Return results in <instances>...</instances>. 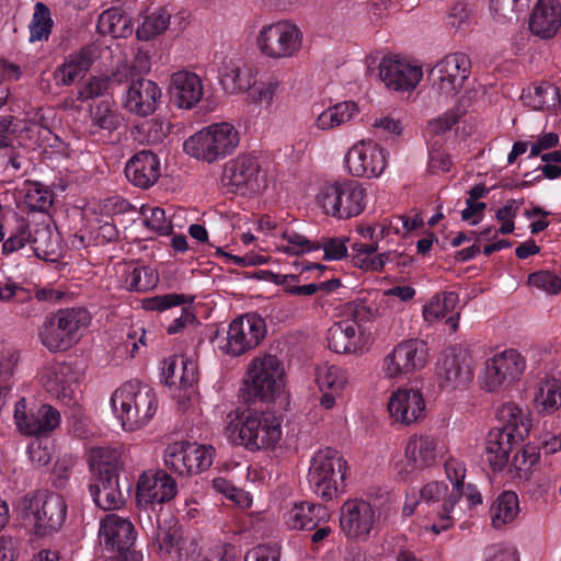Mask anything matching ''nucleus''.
<instances>
[{"mask_svg": "<svg viewBox=\"0 0 561 561\" xmlns=\"http://www.w3.org/2000/svg\"><path fill=\"white\" fill-rule=\"evenodd\" d=\"M459 499L460 493L457 490H449L444 481H428L419 490L410 488L405 491L401 514L409 518L423 503L426 512L420 522V528L424 534L438 536L454 526Z\"/></svg>", "mask_w": 561, "mask_h": 561, "instance_id": "1", "label": "nucleus"}, {"mask_svg": "<svg viewBox=\"0 0 561 561\" xmlns=\"http://www.w3.org/2000/svg\"><path fill=\"white\" fill-rule=\"evenodd\" d=\"M225 434L249 451L274 450L283 437L282 421L272 412L237 409L227 415Z\"/></svg>", "mask_w": 561, "mask_h": 561, "instance_id": "2", "label": "nucleus"}, {"mask_svg": "<svg viewBox=\"0 0 561 561\" xmlns=\"http://www.w3.org/2000/svg\"><path fill=\"white\" fill-rule=\"evenodd\" d=\"M142 134L150 140L165 138H186V140H252L260 137L256 123L244 118L236 124L231 122L211 123L187 135L183 123H171L170 119L157 116L141 126Z\"/></svg>", "mask_w": 561, "mask_h": 561, "instance_id": "3", "label": "nucleus"}, {"mask_svg": "<svg viewBox=\"0 0 561 561\" xmlns=\"http://www.w3.org/2000/svg\"><path fill=\"white\" fill-rule=\"evenodd\" d=\"M110 404L122 430L128 433L146 427L159 408L154 390L138 380L119 386L112 393Z\"/></svg>", "mask_w": 561, "mask_h": 561, "instance_id": "4", "label": "nucleus"}, {"mask_svg": "<svg viewBox=\"0 0 561 561\" xmlns=\"http://www.w3.org/2000/svg\"><path fill=\"white\" fill-rule=\"evenodd\" d=\"M91 321L84 308L60 309L45 318L38 329L39 342L51 353L67 352L80 342Z\"/></svg>", "mask_w": 561, "mask_h": 561, "instance_id": "5", "label": "nucleus"}, {"mask_svg": "<svg viewBox=\"0 0 561 561\" xmlns=\"http://www.w3.org/2000/svg\"><path fill=\"white\" fill-rule=\"evenodd\" d=\"M16 511L36 536L45 537L61 528L67 516V504L57 493L36 491L23 496L18 502Z\"/></svg>", "mask_w": 561, "mask_h": 561, "instance_id": "6", "label": "nucleus"}, {"mask_svg": "<svg viewBox=\"0 0 561 561\" xmlns=\"http://www.w3.org/2000/svg\"><path fill=\"white\" fill-rule=\"evenodd\" d=\"M394 514L396 507L390 500L373 504L360 497L350 499L340 508V527L348 539L366 541L375 529Z\"/></svg>", "mask_w": 561, "mask_h": 561, "instance_id": "7", "label": "nucleus"}, {"mask_svg": "<svg viewBox=\"0 0 561 561\" xmlns=\"http://www.w3.org/2000/svg\"><path fill=\"white\" fill-rule=\"evenodd\" d=\"M445 453L446 448L438 436L412 434L404 444L402 458L394 462L396 479L400 482L411 481L419 472L438 465Z\"/></svg>", "mask_w": 561, "mask_h": 561, "instance_id": "8", "label": "nucleus"}, {"mask_svg": "<svg viewBox=\"0 0 561 561\" xmlns=\"http://www.w3.org/2000/svg\"><path fill=\"white\" fill-rule=\"evenodd\" d=\"M305 33L290 20H278L261 26L255 37L259 53L274 61L297 57L304 49Z\"/></svg>", "mask_w": 561, "mask_h": 561, "instance_id": "9", "label": "nucleus"}, {"mask_svg": "<svg viewBox=\"0 0 561 561\" xmlns=\"http://www.w3.org/2000/svg\"><path fill=\"white\" fill-rule=\"evenodd\" d=\"M366 196L365 187L358 182L341 180L324 183L316 201L324 215L345 220L364 211Z\"/></svg>", "mask_w": 561, "mask_h": 561, "instance_id": "10", "label": "nucleus"}, {"mask_svg": "<svg viewBox=\"0 0 561 561\" xmlns=\"http://www.w3.org/2000/svg\"><path fill=\"white\" fill-rule=\"evenodd\" d=\"M525 370L526 359L516 350L497 352L485 359L479 371V388L488 393L500 394L517 383Z\"/></svg>", "mask_w": 561, "mask_h": 561, "instance_id": "11", "label": "nucleus"}, {"mask_svg": "<svg viewBox=\"0 0 561 561\" xmlns=\"http://www.w3.org/2000/svg\"><path fill=\"white\" fill-rule=\"evenodd\" d=\"M273 178L267 167L256 157L244 154L226 164L222 182L231 192L244 197H255L263 194Z\"/></svg>", "mask_w": 561, "mask_h": 561, "instance_id": "12", "label": "nucleus"}, {"mask_svg": "<svg viewBox=\"0 0 561 561\" xmlns=\"http://www.w3.org/2000/svg\"><path fill=\"white\" fill-rule=\"evenodd\" d=\"M347 462L332 448L317 450L310 459L308 482L312 492L322 500L337 496L346 476Z\"/></svg>", "mask_w": 561, "mask_h": 561, "instance_id": "13", "label": "nucleus"}, {"mask_svg": "<svg viewBox=\"0 0 561 561\" xmlns=\"http://www.w3.org/2000/svg\"><path fill=\"white\" fill-rule=\"evenodd\" d=\"M430 358V348L424 340L405 339L383 356L380 370L385 379L398 382L424 369Z\"/></svg>", "mask_w": 561, "mask_h": 561, "instance_id": "14", "label": "nucleus"}, {"mask_svg": "<svg viewBox=\"0 0 561 561\" xmlns=\"http://www.w3.org/2000/svg\"><path fill=\"white\" fill-rule=\"evenodd\" d=\"M470 60L461 54L445 56L430 71L431 91L438 102L446 103L454 99L463 88L470 75Z\"/></svg>", "mask_w": 561, "mask_h": 561, "instance_id": "15", "label": "nucleus"}, {"mask_svg": "<svg viewBox=\"0 0 561 561\" xmlns=\"http://www.w3.org/2000/svg\"><path fill=\"white\" fill-rule=\"evenodd\" d=\"M42 386L67 405L76 404L81 393L83 373L67 362L47 363L39 373Z\"/></svg>", "mask_w": 561, "mask_h": 561, "instance_id": "16", "label": "nucleus"}, {"mask_svg": "<svg viewBox=\"0 0 561 561\" xmlns=\"http://www.w3.org/2000/svg\"><path fill=\"white\" fill-rule=\"evenodd\" d=\"M214 457L213 446L183 440L169 444L163 451L164 466L181 476L207 470Z\"/></svg>", "mask_w": 561, "mask_h": 561, "instance_id": "17", "label": "nucleus"}, {"mask_svg": "<svg viewBox=\"0 0 561 561\" xmlns=\"http://www.w3.org/2000/svg\"><path fill=\"white\" fill-rule=\"evenodd\" d=\"M387 410L394 424L414 426L427 416V399L422 388L404 385L390 393Z\"/></svg>", "mask_w": 561, "mask_h": 561, "instance_id": "18", "label": "nucleus"}, {"mask_svg": "<svg viewBox=\"0 0 561 561\" xmlns=\"http://www.w3.org/2000/svg\"><path fill=\"white\" fill-rule=\"evenodd\" d=\"M436 369L443 389H465L473 379L472 354L467 346H450L440 354Z\"/></svg>", "mask_w": 561, "mask_h": 561, "instance_id": "19", "label": "nucleus"}, {"mask_svg": "<svg viewBox=\"0 0 561 561\" xmlns=\"http://www.w3.org/2000/svg\"><path fill=\"white\" fill-rule=\"evenodd\" d=\"M100 537L118 561H141L142 553L134 548L136 534L133 524L116 514H107L100 522Z\"/></svg>", "mask_w": 561, "mask_h": 561, "instance_id": "20", "label": "nucleus"}, {"mask_svg": "<svg viewBox=\"0 0 561 561\" xmlns=\"http://www.w3.org/2000/svg\"><path fill=\"white\" fill-rule=\"evenodd\" d=\"M247 386L261 400H272L285 386L284 367L273 355L254 358L247 370Z\"/></svg>", "mask_w": 561, "mask_h": 561, "instance_id": "21", "label": "nucleus"}, {"mask_svg": "<svg viewBox=\"0 0 561 561\" xmlns=\"http://www.w3.org/2000/svg\"><path fill=\"white\" fill-rule=\"evenodd\" d=\"M266 333L265 322L256 313H247L233 319L227 329L220 350L229 356H241L255 348Z\"/></svg>", "mask_w": 561, "mask_h": 561, "instance_id": "22", "label": "nucleus"}, {"mask_svg": "<svg viewBox=\"0 0 561 561\" xmlns=\"http://www.w3.org/2000/svg\"><path fill=\"white\" fill-rule=\"evenodd\" d=\"M379 77L388 90L412 92L423 79V69L399 55L383 56L379 62Z\"/></svg>", "mask_w": 561, "mask_h": 561, "instance_id": "23", "label": "nucleus"}, {"mask_svg": "<svg viewBox=\"0 0 561 561\" xmlns=\"http://www.w3.org/2000/svg\"><path fill=\"white\" fill-rule=\"evenodd\" d=\"M314 382L320 392L319 405L324 410H333L344 398L351 376L345 367L323 362L314 369Z\"/></svg>", "mask_w": 561, "mask_h": 561, "instance_id": "24", "label": "nucleus"}, {"mask_svg": "<svg viewBox=\"0 0 561 561\" xmlns=\"http://www.w3.org/2000/svg\"><path fill=\"white\" fill-rule=\"evenodd\" d=\"M14 421L22 434L37 436L55 431L61 423V415L48 404L28 407L23 398L15 403Z\"/></svg>", "mask_w": 561, "mask_h": 561, "instance_id": "25", "label": "nucleus"}, {"mask_svg": "<svg viewBox=\"0 0 561 561\" xmlns=\"http://www.w3.org/2000/svg\"><path fill=\"white\" fill-rule=\"evenodd\" d=\"M345 164L354 176H379L386 169L387 154L378 142H355L345 156Z\"/></svg>", "mask_w": 561, "mask_h": 561, "instance_id": "26", "label": "nucleus"}, {"mask_svg": "<svg viewBox=\"0 0 561 561\" xmlns=\"http://www.w3.org/2000/svg\"><path fill=\"white\" fill-rule=\"evenodd\" d=\"M176 482L163 470H147L137 481L136 499L141 507L161 504L176 495Z\"/></svg>", "mask_w": 561, "mask_h": 561, "instance_id": "27", "label": "nucleus"}, {"mask_svg": "<svg viewBox=\"0 0 561 561\" xmlns=\"http://www.w3.org/2000/svg\"><path fill=\"white\" fill-rule=\"evenodd\" d=\"M129 460V449L123 445L94 447L87 453L89 470L95 479H119Z\"/></svg>", "mask_w": 561, "mask_h": 561, "instance_id": "28", "label": "nucleus"}, {"mask_svg": "<svg viewBox=\"0 0 561 561\" xmlns=\"http://www.w3.org/2000/svg\"><path fill=\"white\" fill-rule=\"evenodd\" d=\"M328 345L337 354H358L368 345V335L355 319H344L328 330Z\"/></svg>", "mask_w": 561, "mask_h": 561, "instance_id": "29", "label": "nucleus"}, {"mask_svg": "<svg viewBox=\"0 0 561 561\" xmlns=\"http://www.w3.org/2000/svg\"><path fill=\"white\" fill-rule=\"evenodd\" d=\"M162 96L159 85L149 79L130 82L122 96L123 107L131 114L148 116L159 106Z\"/></svg>", "mask_w": 561, "mask_h": 561, "instance_id": "30", "label": "nucleus"}, {"mask_svg": "<svg viewBox=\"0 0 561 561\" xmlns=\"http://www.w3.org/2000/svg\"><path fill=\"white\" fill-rule=\"evenodd\" d=\"M332 515L324 505L297 502L283 513V523L290 530H313L322 524H328Z\"/></svg>", "mask_w": 561, "mask_h": 561, "instance_id": "31", "label": "nucleus"}, {"mask_svg": "<svg viewBox=\"0 0 561 561\" xmlns=\"http://www.w3.org/2000/svg\"><path fill=\"white\" fill-rule=\"evenodd\" d=\"M495 419L500 427L494 430L522 443L528 437L533 427L531 413L514 401L501 403L495 410Z\"/></svg>", "mask_w": 561, "mask_h": 561, "instance_id": "32", "label": "nucleus"}, {"mask_svg": "<svg viewBox=\"0 0 561 561\" xmlns=\"http://www.w3.org/2000/svg\"><path fill=\"white\" fill-rule=\"evenodd\" d=\"M256 70L237 59H225L219 69V82L229 95H238L249 91L256 81Z\"/></svg>", "mask_w": 561, "mask_h": 561, "instance_id": "33", "label": "nucleus"}, {"mask_svg": "<svg viewBox=\"0 0 561 561\" xmlns=\"http://www.w3.org/2000/svg\"><path fill=\"white\" fill-rule=\"evenodd\" d=\"M169 89L174 104L185 110L193 108L204 95L201 77L188 70L174 72Z\"/></svg>", "mask_w": 561, "mask_h": 561, "instance_id": "34", "label": "nucleus"}, {"mask_svg": "<svg viewBox=\"0 0 561 561\" xmlns=\"http://www.w3.org/2000/svg\"><path fill=\"white\" fill-rule=\"evenodd\" d=\"M160 174V160L151 151L142 150L136 153L125 165L127 180L139 188L151 187Z\"/></svg>", "mask_w": 561, "mask_h": 561, "instance_id": "35", "label": "nucleus"}, {"mask_svg": "<svg viewBox=\"0 0 561 561\" xmlns=\"http://www.w3.org/2000/svg\"><path fill=\"white\" fill-rule=\"evenodd\" d=\"M458 302V295L453 291L434 295L423 307L422 314L424 321L433 324L446 319V324L450 328L451 332H456L460 319L459 311H456Z\"/></svg>", "mask_w": 561, "mask_h": 561, "instance_id": "36", "label": "nucleus"}, {"mask_svg": "<svg viewBox=\"0 0 561 561\" xmlns=\"http://www.w3.org/2000/svg\"><path fill=\"white\" fill-rule=\"evenodd\" d=\"M161 375L168 386L193 391V386L198 380L197 364L184 355L170 356L162 362Z\"/></svg>", "mask_w": 561, "mask_h": 561, "instance_id": "37", "label": "nucleus"}, {"mask_svg": "<svg viewBox=\"0 0 561 561\" xmlns=\"http://www.w3.org/2000/svg\"><path fill=\"white\" fill-rule=\"evenodd\" d=\"M561 26V5L558 0H539L535 5L529 28L541 38L554 36Z\"/></svg>", "mask_w": 561, "mask_h": 561, "instance_id": "38", "label": "nucleus"}, {"mask_svg": "<svg viewBox=\"0 0 561 561\" xmlns=\"http://www.w3.org/2000/svg\"><path fill=\"white\" fill-rule=\"evenodd\" d=\"M522 442L492 428L485 437L484 459L494 472L502 471L508 465L511 453Z\"/></svg>", "mask_w": 561, "mask_h": 561, "instance_id": "39", "label": "nucleus"}, {"mask_svg": "<svg viewBox=\"0 0 561 561\" xmlns=\"http://www.w3.org/2000/svg\"><path fill=\"white\" fill-rule=\"evenodd\" d=\"M98 53L99 48L96 46H89L68 55L55 70L54 77L57 83L70 85L77 79L83 77L98 58Z\"/></svg>", "mask_w": 561, "mask_h": 561, "instance_id": "40", "label": "nucleus"}, {"mask_svg": "<svg viewBox=\"0 0 561 561\" xmlns=\"http://www.w3.org/2000/svg\"><path fill=\"white\" fill-rule=\"evenodd\" d=\"M115 271L122 287L130 291H147L158 283V275L154 271L136 263H118Z\"/></svg>", "mask_w": 561, "mask_h": 561, "instance_id": "41", "label": "nucleus"}, {"mask_svg": "<svg viewBox=\"0 0 561 561\" xmlns=\"http://www.w3.org/2000/svg\"><path fill=\"white\" fill-rule=\"evenodd\" d=\"M312 112L316 115V127L321 130H330L355 118L359 114V106L354 101H343L332 104L319 113L313 106Z\"/></svg>", "mask_w": 561, "mask_h": 561, "instance_id": "42", "label": "nucleus"}, {"mask_svg": "<svg viewBox=\"0 0 561 561\" xmlns=\"http://www.w3.org/2000/svg\"><path fill=\"white\" fill-rule=\"evenodd\" d=\"M534 405L540 414L551 415L561 408V382L553 376L539 379L534 393Z\"/></svg>", "mask_w": 561, "mask_h": 561, "instance_id": "43", "label": "nucleus"}, {"mask_svg": "<svg viewBox=\"0 0 561 561\" xmlns=\"http://www.w3.org/2000/svg\"><path fill=\"white\" fill-rule=\"evenodd\" d=\"M520 513L519 500L515 492L500 493L490 507L491 524L495 529H502L513 524Z\"/></svg>", "mask_w": 561, "mask_h": 561, "instance_id": "44", "label": "nucleus"}, {"mask_svg": "<svg viewBox=\"0 0 561 561\" xmlns=\"http://www.w3.org/2000/svg\"><path fill=\"white\" fill-rule=\"evenodd\" d=\"M272 248L287 255H304L319 250L320 244L294 229L286 228L278 236H275L274 240H271Z\"/></svg>", "mask_w": 561, "mask_h": 561, "instance_id": "45", "label": "nucleus"}, {"mask_svg": "<svg viewBox=\"0 0 561 561\" xmlns=\"http://www.w3.org/2000/svg\"><path fill=\"white\" fill-rule=\"evenodd\" d=\"M18 202L33 211H47L54 202L51 190L39 182L25 181L16 191Z\"/></svg>", "mask_w": 561, "mask_h": 561, "instance_id": "46", "label": "nucleus"}, {"mask_svg": "<svg viewBox=\"0 0 561 561\" xmlns=\"http://www.w3.org/2000/svg\"><path fill=\"white\" fill-rule=\"evenodd\" d=\"M90 492L95 504L104 511L119 510L125 503L119 479H95Z\"/></svg>", "mask_w": 561, "mask_h": 561, "instance_id": "47", "label": "nucleus"}, {"mask_svg": "<svg viewBox=\"0 0 561 561\" xmlns=\"http://www.w3.org/2000/svg\"><path fill=\"white\" fill-rule=\"evenodd\" d=\"M171 12L164 7L146 12L136 28L137 38L144 42L154 39L169 28Z\"/></svg>", "mask_w": 561, "mask_h": 561, "instance_id": "48", "label": "nucleus"}, {"mask_svg": "<svg viewBox=\"0 0 561 561\" xmlns=\"http://www.w3.org/2000/svg\"><path fill=\"white\" fill-rule=\"evenodd\" d=\"M352 251L354 266L365 272H381L391 257L390 251L377 253L375 245H366L363 241H355Z\"/></svg>", "mask_w": 561, "mask_h": 561, "instance_id": "49", "label": "nucleus"}, {"mask_svg": "<svg viewBox=\"0 0 561 561\" xmlns=\"http://www.w3.org/2000/svg\"><path fill=\"white\" fill-rule=\"evenodd\" d=\"M520 99L525 106L536 111L556 107L561 101L559 89L549 82L525 89Z\"/></svg>", "mask_w": 561, "mask_h": 561, "instance_id": "50", "label": "nucleus"}, {"mask_svg": "<svg viewBox=\"0 0 561 561\" xmlns=\"http://www.w3.org/2000/svg\"><path fill=\"white\" fill-rule=\"evenodd\" d=\"M98 31L114 38L127 37L133 33L131 18L118 8L107 9L99 16Z\"/></svg>", "mask_w": 561, "mask_h": 561, "instance_id": "51", "label": "nucleus"}, {"mask_svg": "<svg viewBox=\"0 0 561 561\" xmlns=\"http://www.w3.org/2000/svg\"><path fill=\"white\" fill-rule=\"evenodd\" d=\"M540 459V454L535 446L524 445L515 453L511 462L508 461V472L513 478L528 480L535 471Z\"/></svg>", "mask_w": 561, "mask_h": 561, "instance_id": "52", "label": "nucleus"}, {"mask_svg": "<svg viewBox=\"0 0 561 561\" xmlns=\"http://www.w3.org/2000/svg\"><path fill=\"white\" fill-rule=\"evenodd\" d=\"M30 43L48 41L53 27L54 20L50 9L43 2H36L28 23Z\"/></svg>", "mask_w": 561, "mask_h": 561, "instance_id": "53", "label": "nucleus"}, {"mask_svg": "<svg viewBox=\"0 0 561 561\" xmlns=\"http://www.w3.org/2000/svg\"><path fill=\"white\" fill-rule=\"evenodd\" d=\"M183 148L196 160L214 162L230 154L236 146L233 142H183Z\"/></svg>", "mask_w": 561, "mask_h": 561, "instance_id": "54", "label": "nucleus"}, {"mask_svg": "<svg viewBox=\"0 0 561 561\" xmlns=\"http://www.w3.org/2000/svg\"><path fill=\"white\" fill-rule=\"evenodd\" d=\"M154 542L161 552L172 556L174 561H188L187 547H192V542L183 540L176 530L170 533L160 528Z\"/></svg>", "mask_w": 561, "mask_h": 561, "instance_id": "55", "label": "nucleus"}, {"mask_svg": "<svg viewBox=\"0 0 561 561\" xmlns=\"http://www.w3.org/2000/svg\"><path fill=\"white\" fill-rule=\"evenodd\" d=\"M527 284L547 296L561 295V275L550 270H540L529 274Z\"/></svg>", "mask_w": 561, "mask_h": 561, "instance_id": "56", "label": "nucleus"}, {"mask_svg": "<svg viewBox=\"0 0 561 561\" xmlns=\"http://www.w3.org/2000/svg\"><path fill=\"white\" fill-rule=\"evenodd\" d=\"M518 204L515 201H510L505 206L500 208L496 214V220L501 224L499 230L493 228H485L480 232V238L483 240L492 239L496 233L508 234L515 229L514 219L518 211Z\"/></svg>", "mask_w": 561, "mask_h": 561, "instance_id": "57", "label": "nucleus"}, {"mask_svg": "<svg viewBox=\"0 0 561 561\" xmlns=\"http://www.w3.org/2000/svg\"><path fill=\"white\" fill-rule=\"evenodd\" d=\"M369 130L375 136H383L389 138L404 137V125L392 115H378L369 118L367 122Z\"/></svg>", "mask_w": 561, "mask_h": 561, "instance_id": "58", "label": "nucleus"}, {"mask_svg": "<svg viewBox=\"0 0 561 561\" xmlns=\"http://www.w3.org/2000/svg\"><path fill=\"white\" fill-rule=\"evenodd\" d=\"M462 115L463 112L459 106L447 110L427 122L426 135L428 137H446Z\"/></svg>", "mask_w": 561, "mask_h": 561, "instance_id": "59", "label": "nucleus"}, {"mask_svg": "<svg viewBox=\"0 0 561 561\" xmlns=\"http://www.w3.org/2000/svg\"><path fill=\"white\" fill-rule=\"evenodd\" d=\"M140 214L145 226L159 236H168L172 230L171 221L167 218L165 213L158 206H141Z\"/></svg>", "mask_w": 561, "mask_h": 561, "instance_id": "60", "label": "nucleus"}, {"mask_svg": "<svg viewBox=\"0 0 561 561\" xmlns=\"http://www.w3.org/2000/svg\"><path fill=\"white\" fill-rule=\"evenodd\" d=\"M211 485L217 493L222 494L226 499L232 501L242 508L250 507L252 504V497L249 492L236 488L224 477L214 478Z\"/></svg>", "mask_w": 561, "mask_h": 561, "instance_id": "61", "label": "nucleus"}, {"mask_svg": "<svg viewBox=\"0 0 561 561\" xmlns=\"http://www.w3.org/2000/svg\"><path fill=\"white\" fill-rule=\"evenodd\" d=\"M92 117L96 126L110 133L117 129L123 123L122 115L117 113L113 104L108 101H103L98 104L92 111Z\"/></svg>", "mask_w": 561, "mask_h": 561, "instance_id": "62", "label": "nucleus"}, {"mask_svg": "<svg viewBox=\"0 0 561 561\" xmlns=\"http://www.w3.org/2000/svg\"><path fill=\"white\" fill-rule=\"evenodd\" d=\"M32 242V232L28 224L20 218L18 219L16 227L9 238L2 244V252L9 255L24 248L27 243Z\"/></svg>", "mask_w": 561, "mask_h": 561, "instance_id": "63", "label": "nucleus"}, {"mask_svg": "<svg viewBox=\"0 0 561 561\" xmlns=\"http://www.w3.org/2000/svg\"><path fill=\"white\" fill-rule=\"evenodd\" d=\"M473 10L465 2H456L446 16V23L449 28L459 32L467 30L472 22Z\"/></svg>", "mask_w": 561, "mask_h": 561, "instance_id": "64", "label": "nucleus"}]
</instances>
